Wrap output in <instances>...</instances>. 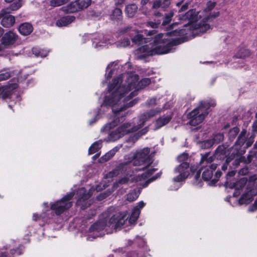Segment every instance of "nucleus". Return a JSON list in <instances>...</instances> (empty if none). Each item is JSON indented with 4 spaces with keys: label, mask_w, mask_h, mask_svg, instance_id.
<instances>
[{
    "label": "nucleus",
    "mask_w": 257,
    "mask_h": 257,
    "mask_svg": "<svg viewBox=\"0 0 257 257\" xmlns=\"http://www.w3.org/2000/svg\"><path fill=\"white\" fill-rule=\"evenodd\" d=\"M246 131L243 130L234 145L231 147L232 154H234V151H236L235 154L238 155H243L245 152V150L249 147L253 142V138L250 137L248 140H246L245 137Z\"/></svg>",
    "instance_id": "1a4fd4ad"
},
{
    "label": "nucleus",
    "mask_w": 257,
    "mask_h": 257,
    "mask_svg": "<svg viewBox=\"0 0 257 257\" xmlns=\"http://www.w3.org/2000/svg\"><path fill=\"white\" fill-rule=\"evenodd\" d=\"M188 4H185V5H183L181 9L179 10V13H181L186 11L188 9Z\"/></svg>",
    "instance_id": "8fccbe9b"
},
{
    "label": "nucleus",
    "mask_w": 257,
    "mask_h": 257,
    "mask_svg": "<svg viewBox=\"0 0 257 257\" xmlns=\"http://www.w3.org/2000/svg\"><path fill=\"white\" fill-rule=\"evenodd\" d=\"M114 2L116 5H119L122 4L124 0H114Z\"/></svg>",
    "instance_id": "5fc2aeb1"
},
{
    "label": "nucleus",
    "mask_w": 257,
    "mask_h": 257,
    "mask_svg": "<svg viewBox=\"0 0 257 257\" xmlns=\"http://www.w3.org/2000/svg\"><path fill=\"white\" fill-rule=\"evenodd\" d=\"M32 25L28 23H25L21 25L19 28L20 33L23 35H28L33 31Z\"/></svg>",
    "instance_id": "4be33fe9"
},
{
    "label": "nucleus",
    "mask_w": 257,
    "mask_h": 257,
    "mask_svg": "<svg viewBox=\"0 0 257 257\" xmlns=\"http://www.w3.org/2000/svg\"><path fill=\"white\" fill-rule=\"evenodd\" d=\"M16 87V84H11L0 88V97L3 99L7 98L11 94L12 90L15 89Z\"/></svg>",
    "instance_id": "aec40b11"
},
{
    "label": "nucleus",
    "mask_w": 257,
    "mask_h": 257,
    "mask_svg": "<svg viewBox=\"0 0 257 257\" xmlns=\"http://www.w3.org/2000/svg\"><path fill=\"white\" fill-rule=\"evenodd\" d=\"M188 155L186 153H183L178 157V160L180 162H187Z\"/></svg>",
    "instance_id": "c9c22d12"
},
{
    "label": "nucleus",
    "mask_w": 257,
    "mask_h": 257,
    "mask_svg": "<svg viewBox=\"0 0 257 257\" xmlns=\"http://www.w3.org/2000/svg\"><path fill=\"white\" fill-rule=\"evenodd\" d=\"M239 131V128L237 127H234L231 128L228 133V137L230 140H233L238 134Z\"/></svg>",
    "instance_id": "7c9ffc66"
},
{
    "label": "nucleus",
    "mask_w": 257,
    "mask_h": 257,
    "mask_svg": "<svg viewBox=\"0 0 257 257\" xmlns=\"http://www.w3.org/2000/svg\"><path fill=\"white\" fill-rule=\"evenodd\" d=\"M173 16V13L172 12L170 13L169 14L167 15L166 17L164 18V20L163 22V25H165L169 23Z\"/></svg>",
    "instance_id": "4c0bfd02"
},
{
    "label": "nucleus",
    "mask_w": 257,
    "mask_h": 257,
    "mask_svg": "<svg viewBox=\"0 0 257 257\" xmlns=\"http://www.w3.org/2000/svg\"><path fill=\"white\" fill-rule=\"evenodd\" d=\"M249 211H254L256 209H257V200H255L253 204L249 207Z\"/></svg>",
    "instance_id": "49530a36"
},
{
    "label": "nucleus",
    "mask_w": 257,
    "mask_h": 257,
    "mask_svg": "<svg viewBox=\"0 0 257 257\" xmlns=\"http://www.w3.org/2000/svg\"><path fill=\"white\" fill-rule=\"evenodd\" d=\"M227 164H228V163H226V164H224V165H223L222 166V170H226V169H227Z\"/></svg>",
    "instance_id": "0e129e2a"
},
{
    "label": "nucleus",
    "mask_w": 257,
    "mask_h": 257,
    "mask_svg": "<svg viewBox=\"0 0 257 257\" xmlns=\"http://www.w3.org/2000/svg\"><path fill=\"white\" fill-rule=\"evenodd\" d=\"M213 145V142L212 141H207L204 142L205 148H210Z\"/></svg>",
    "instance_id": "de8ad7c7"
},
{
    "label": "nucleus",
    "mask_w": 257,
    "mask_h": 257,
    "mask_svg": "<svg viewBox=\"0 0 257 257\" xmlns=\"http://www.w3.org/2000/svg\"><path fill=\"white\" fill-rule=\"evenodd\" d=\"M249 54V52L247 50L242 48L239 50L235 57L238 58H242L248 56Z\"/></svg>",
    "instance_id": "2f4dec72"
},
{
    "label": "nucleus",
    "mask_w": 257,
    "mask_h": 257,
    "mask_svg": "<svg viewBox=\"0 0 257 257\" xmlns=\"http://www.w3.org/2000/svg\"><path fill=\"white\" fill-rule=\"evenodd\" d=\"M120 147L121 146H116V147L113 148L112 150H110L108 152L104 155V157H106L108 155L110 158H112V157L118 151Z\"/></svg>",
    "instance_id": "72a5a7b5"
},
{
    "label": "nucleus",
    "mask_w": 257,
    "mask_h": 257,
    "mask_svg": "<svg viewBox=\"0 0 257 257\" xmlns=\"http://www.w3.org/2000/svg\"><path fill=\"white\" fill-rule=\"evenodd\" d=\"M215 102L211 101L210 102L204 101L197 108L194 109L188 115L189 119V124L192 126H196L201 123L205 117L208 114V109L210 106H214Z\"/></svg>",
    "instance_id": "423d86ee"
},
{
    "label": "nucleus",
    "mask_w": 257,
    "mask_h": 257,
    "mask_svg": "<svg viewBox=\"0 0 257 257\" xmlns=\"http://www.w3.org/2000/svg\"><path fill=\"white\" fill-rule=\"evenodd\" d=\"M172 119V113L171 112L164 115L158 118L155 121V130L159 129L164 125L167 124Z\"/></svg>",
    "instance_id": "f3484780"
},
{
    "label": "nucleus",
    "mask_w": 257,
    "mask_h": 257,
    "mask_svg": "<svg viewBox=\"0 0 257 257\" xmlns=\"http://www.w3.org/2000/svg\"><path fill=\"white\" fill-rule=\"evenodd\" d=\"M74 193L71 192L64 196L60 200L51 204V209L54 210L57 215H59L72 206L70 200L73 198Z\"/></svg>",
    "instance_id": "9d476101"
},
{
    "label": "nucleus",
    "mask_w": 257,
    "mask_h": 257,
    "mask_svg": "<svg viewBox=\"0 0 257 257\" xmlns=\"http://www.w3.org/2000/svg\"><path fill=\"white\" fill-rule=\"evenodd\" d=\"M161 5V2L160 0H157L154 2L153 8L154 9H157L159 8Z\"/></svg>",
    "instance_id": "a18cd8bd"
},
{
    "label": "nucleus",
    "mask_w": 257,
    "mask_h": 257,
    "mask_svg": "<svg viewBox=\"0 0 257 257\" xmlns=\"http://www.w3.org/2000/svg\"><path fill=\"white\" fill-rule=\"evenodd\" d=\"M91 0H75L67 7L69 13H74L87 8L91 4Z\"/></svg>",
    "instance_id": "ddd939ff"
},
{
    "label": "nucleus",
    "mask_w": 257,
    "mask_h": 257,
    "mask_svg": "<svg viewBox=\"0 0 257 257\" xmlns=\"http://www.w3.org/2000/svg\"><path fill=\"white\" fill-rule=\"evenodd\" d=\"M123 76V75L121 74L115 78L112 83L108 85L109 94L105 97L101 107L111 106L114 116L113 121L102 128V132L109 131L117 125L120 121H122V118H119L120 112L124 109L133 106L137 102L136 99L128 102L127 101L137 95V91L144 88L151 82L150 78H145L137 84L139 76L137 74H127L125 83L121 85Z\"/></svg>",
    "instance_id": "f03ea898"
},
{
    "label": "nucleus",
    "mask_w": 257,
    "mask_h": 257,
    "mask_svg": "<svg viewBox=\"0 0 257 257\" xmlns=\"http://www.w3.org/2000/svg\"><path fill=\"white\" fill-rule=\"evenodd\" d=\"M232 151H231V148L229 149H227L224 146H219L216 150L215 157L218 159H223L226 158V163H228L234 158H235L233 165L237 166L239 163L241 162H244L245 164H248L251 161V156L248 155L247 158L245 157L242 156V155H238L235 154L236 151H234V154H232Z\"/></svg>",
    "instance_id": "39448f33"
},
{
    "label": "nucleus",
    "mask_w": 257,
    "mask_h": 257,
    "mask_svg": "<svg viewBox=\"0 0 257 257\" xmlns=\"http://www.w3.org/2000/svg\"><path fill=\"white\" fill-rule=\"evenodd\" d=\"M247 183V179L242 178L237 182L234 185L230 187H234L236 190L241 189L243 188Z\"/></svg>",
    "instance_id": "bb28decb"
},
{
    "label": "nucleus",
    "mask_w": 257,
    "mask_h": 257,
    "mask_svg": "<svg viewBox=\"0 0 257 257\" xmlns=\"http://www.w3.org/2000/svg\"><path fill=\"white\" fill-rule=\"evenodd\" d=\"M156 169L154 168H149L144 173L141 175H138V176L132 177L130 176L129 177H124L120 179L118 182H116L114 185V188H117L120 185L128 184L130 182H140L139 185H142L143 187L147 186V185L152 181L155 180L156 179L159 178L160 176V174H157L156 176H153L151 179L146 181L145 183H141L143 180H146L148 177H150L153 173L156 171Z\"/></svg>",
    "instance_id": "0eeeda50"
},
{
    "label": "nucleus",
    "mask_w": 257,
    "mask_h": 257,
    "mask_svg": "<svg viewBox=\"0 0 257 257\" xmlns=\"http://www.w3.org/2000/svg\"><path fill=\"white\" fill-rule=\"evenodd\" d=\"M102 146V141L99 140L94 143L89 148L88 150L89 154H92L97 152Z\"/></svg>",
    "instance_id": "393cba45"
},
{
    "label": "nucleus",
    "mask_w": 257,
    "mask_h": 257,
    "mask_svg": "<svg viewBox=\"0 0 257 257\" xmlns=\"http://www.w3.org/2000/svg\"><path fill=\"white\" fill-rule=\"evenodd\" d=\"M68 0H51L50 5L52 7H59L67 3Z\"/></svg>",
    "instance_id": "473e14b6"
},
{
    "label": "nucleus",
    "mask_w": 257,
    "mask_h": 257,
    "mask_svg": "<svg viewBox=\"0 0 257 257\" xmlns=\"http://www.w3.org/2000/svg\"><path fill=\"white\" fill-rule=\"evenodd\" d=\"M103 188H100V187L99 186H97L95 188L96 190L97 191H100L101 190H102Z\"/></svg>",
    "instance_id": "774afa93"
},
{
    "label": "nucleus",
    "mask_w": 257,
    "mask_h": 257,
    "mask_svg": "<svg viewBox=\"0 0 257 257\" xmlns=\"http://www.w3.org/2000/svg\"><path fill=\"white\" fill-rule=\"evenodd\" d=\"M216 3L215 2H209L207 4V7L205 9V11L209 12L212 10L216 6Z\"/></svg>",
    "instance_id": "58836bf2"
},
{
    "label": "nucleus",
    "mask_w": 257,
    "mask_h": 257,
    "mask_svg": "<svg viewBox=\"0 0 257 257\" xmlns=\"http://www.w3.org/2000/svg\"><path fill=\"white\" fill-rule=\"evenodd\" d=\"M93 45H94L95 47H97V46H99V47H101V46H103V45L101 44H99V43H98L96 41V39H94V41H93Z\"/></svg>",
    "instance_id": "603ef678"
},
{
    "label": "nucleus",
    "mask_w": 257,
    "mask_h": 257,
    "mask_svg": "<svg viewBox=\"0 0 257 257\" xmlns=\"http://www.w3.org/2000/svg\"><path fill=\"white\" fill-rule=\"evenodd\" d=\"M201 171L199 170L195 175L194 178L196 181H197L200 176Z\"/></svg>",
    "instance_id": "4d7b16f0"
},
{
    "label": "nucleus",
    "mask_w": 257,
    "mask_h": 257,
    "mask_svg": "<svg viewBox=\"0 0 257 257\" xmlns=\"http://www.w3.org/2000/svg\"><path fill=\"white\" fill-rule=\"evenodd\" d=\"M94 191L93 188L90 189L88 193H86V190L84 188H81L77 191V194L78 195V199L77 201V204L81 206V208H84L86 206L82 204V202L89 198L91 195L93 191Z\"/></svg>",
    "instance_id": "dca6fc26"
},
{
    "label": "nucleus",
    "mask_w": 257,
    "mask_h": 257,
    "mask_svg": "<svg viewBox=\"0 0 257 257\" xmlns=\"http://www.w3.org/2000/svg\"><path fill=\"white\" fill-rule=\"evenodd\" d=\"M39 218V216L37 215L34 214L33 215V220L35 221L37 220L38 218Z\"/></svg>",
    "instance_id": "e2e57ef3"
},
{
    "label": "nucleus",
    "mask_w": 257,
    "mask_h": 257,
    "mask_svg": "<svg viewBox=\"0 0 257 257\" xmlns=\"http://www.w3.org/2000/svg\"><path fill=\"white\" fill-rule=\"evenodd\" d=\"M170 4V2L169 0H165L164 2V7H167Z\"/></svg>",
    "instance_id": "6e6d98bb"
},
{
    "label": "nucleus",
    "mask_w": 257,
    "mask_h": 257,
    "mask_svg": "<svg viewBox=\"0 0 257 257\" xmlns=\"http://www.w3.org/2000/svg\"><path fill=\"white\" fill-rule=\"evenodd\" d=\"M130 44V41L128 39H124L118 45L120 47H125Z\"/></svg>",
    "instance_id": "ea45409f"
},
{
    "label": "nucleus",
    "mask_w": 257,
    "mask_h": 257,
    "mask_svg": "<svg viewBox=\"0 0 257 257\" xmlns=\"http://www.w3.org/2000/svg\"><path fill=\"white\" fill-rule=\"evenodd\" d=\"M7 3H12L9 9L11 11H16L20 8L22 5V0H5Z\"/></svg>",
    "instance_id": "5701e85b"
},
{
    "label": "nucleus",
    "mask_w": 257,
    "mask_h": 257,
    "mask_svg": "<svg viewBox=\"0 0 257 257\" xmlns=\"http://www.w3.org/2000/svg\"><path fill=\"white\" fill-rule=\"evenodd\" d=\"M159 103V102H158V100H157L156 98H151L149 99L146 102L147 105L149 106L157 105Z\"/></svg>",
    "instance_id": "e433bc0d"
},
{
    "label": "nucleus",
    "mask_w": 257,
    "mask_h": 257,
    "mask_svg": "<svg viewBox=\"0 0 257 257\" xmlns=\"http://www.w3.org/2000/svg\"><path fill=\"white\" fill-rule=\"evenodd\" d=\"M163 108L157 107L150 111L144 112L133 119L131 122H125L119 126L117 129L111 132L108 136L110 141H115L128 134L138 131L145 124V122L156 114L160 113Z\"/></svg>",
    "instance_id": "20e7f679"
},
{
    "label": "nucleus",
    "mask_w": 257,
    "mask_h": 257,
    "mask_svg": "<svg viewBox=\"0 0 257 257\" xmlns=\"http://www.w3.org/2000/svg\"><path fill=\"white\" fill-rule=\"evenodd\" d=\"M198 13L195 10H190L183 15H179L178 19L182 22H187L184 25V29L175 30L170 33H160L154 37L155 30H145L144 33L148 38H144L143 35L135 29L127 28L126 32L128 33L132 42L136 45L145 44L136 50L135 55L138 59H143L147 56L156 54L161 55L172 52L173 47L175 45L174 42L167 38L169 35L173 36H190L198 33H205L210 28L207 23L211 18H216L219 15V12L209 15L203 19L202 21L197 23Z\"/></svg>",
    "instance_id": "f257e3e1"
},
{
    "label": "nucleus",
    "mask_w": 257,
    "mask_h": 257,
    "mask_svg": "<svg viewBox=\"0 0 257 257\" xmlns=\"http://www.w3.org/2000/svg\"><path fill=\"white\" fill-rule=\"evenodd\" d=\"M32 53L37 57H44L47 56L48 51L38 48H33Z\"/></svg>",
    "instance_id": "a878e982"
},
{
    "label": "nucleus",
    "mask_w": 257,
    "mask_h": 257,
    "mask_svg": "<svg viewBox=\"0 0 257 257\" xmlns=\"http://www.w3.org/2000/svg\"><path fill=\"white\" fill-rule=\"evenodd\" d=\"M252 130L253 131H257V121H255L252 124Z\"/></svg>",
    "instance_id": "13d9d810"
},
{
    "label": "nucleus",
    "mask_w": 257,
    "mask_h": 257,
    "mask_svg": "<svg viewBox=\"0 0 257 257\" xmlns=\"http://www.w3.org/2000/svg\"><path fill=\"white\" fill-rule=\"evenodd\" d=\"M248 155L251 156V160H253L254 162H255L257 165V151L254 153L253 156H252L251 154H249Z\"/></svg>",
    "instance_id": "09e8293b"
},
{
    "label": "nucleus",
    "mask_w": 257,
    "mask_h": 257,
    "mask_svg": "<svg viewBox=\"0 0 257 257\" xmlns=\"http://www.w3.org/2000/svg\"><path fill=\"white\" fill-rule=\"evenodd\" d=\"M8 9H3L0 12V20L2 25L7 28L12 27L15 22V17L10 15Z\"/></svg>",
    "instance_id": "4468645a"
},
{
    "label": "nucleus",
    "mask_w": 257,
    "mask_h": 257,
    "mask_svg": "<svg viewBox=\"0 0 257 257\" xmlns=\"http://www.w3.org/2000/svg\"><path fill=\"white\" fill-rule=\"evenodd\" d=\"M239 173L242 174H245L246 173H247V169H243L240 171Z\"/></svg>",
    "instance_id": "bf43d9fd"
},
{
    "label": "nucleus",
    "mask_w": 257,
    "mask_h": 257,
    "mask_svg": "<svg viewBox=\"0 0 257 257\" xmlns=\"http://www.w3.org/2000/svg\"><path fill=\"white\" fill-rule=\"evenodd\" d=\"M139 194L140 192L139 191L134 190L132 192L126 195V199L129 202L134 201L138 198Z\"/></svg>",
    "instance_id": "cd10ccee"
},
{
    "label": "nucleus",
    "mask_w": 257,
    "mask_h": 257,
    "mask_svg": "<svg viewBox=\"0 0 257 257\" xmlns=\"http://www.w3.org/2000/svg\"><path fill=\"white\" fill-rule=\"evenodd\" d=\"M7 254L5 252H0V257H6Z\"/></svg>",
    "instance_id": "680f3d73"
},
{
    "label": "nucleus",
    "mask_w": 257,
    "mask_h": 257,
    "mask_svg": "<svg viewBox=\"0 0 257 257\" xmlns=\"http://www.w3.org/2000/svg\"><path fill=\"white\" fill-rule=\"evenodd\" d=\"M256 193V190L253 189H250L247 191V192L243 194L239 200V203L241 204H247L249 203L252 199L253 196Z\"/></svg>",
    "instance_id": "6ab92c4d"
},
{
    "label": "nucleus",
    "mask_w": 257,
    "mask_h": 257,
    "mask_svg": "<svg viewBox=\"0 0 257 257\" xmlns=\"http://www.w3.org/2000/svg\"><path fill=\"white\" fill-rule=\"evenodd\" d=\"M116 66L117 63L115 62L110 63L108 64L107 67L106 68V71H108L109 69H110V70L108 73V74L106 75V77L107 79L111 77L113 71L116 68Z\"/></svg>",
    "instance_id": "c85d7f7f"
},
{
    "label": "nucleus",
    "mask_w": 257,
    "mask_h": 257,
    "mask_svg": "<svg viewBox=\"0 0 257 257\" xmlns=\"http://www.w3.org/2000/svg\"><path fill=\"white\" fill-rule=\"evenodd\" d=\"M211 158H207V156L202 157L200 161L202 167L205 165V169L202 173V178L205 181H208L212 178L213 171L217 168L216 164H211Z\"/></svg>",
    "instance_id": "f8f14e48"
},
{
    "label": "nucleus",
    "mask_w": 257,
    "mask_h": 257,
    "mask_svg": "<svg viewBox=\"0 0 257 257\" xmlns=\"http://www.w3.org/2000/svg\"><path fill=\"white\" fill-rule=\"evenodd\" d=\"M75 20V17L72 16L64 17L56 22V25L58 27L66 26Z\"/></svg>",
    "instance_id": "412c9836"
},
{
    "label": "nucleus",
    "mask_w": 257,
    "mask_h": 257,
    "mask_svg": "<svg viewBox=\"0 0 257 257\" xmlns=\"http://www.w3.org/2000/svg\"><path fill=\"white\" fill-rule=\"evenodd\" d=\"M224 139V136L221 133H218L214 135L213 138V141L215 143H219L222 141Z\"/></svg>",
    "instance_id": "f704fd0d"
},
{
    "label": "nucleus",
    "mask_w": 257,
    "mask_h": 257,
    "mask_svg": "<svg viewBox=\"0 0 257 257\" xmlns=\"http://www.w3.org/2000/svg\"><path fill=\"white\" fill-rule=\"evenodd\" d=\"M108 195V194L106 193H101L98 196V199L99 200H102L106 198Z\"/></svg>",
    "instance_id": "3c124183"
},
{
    "label": "nucleus",
    "mask_w": 257,
    "mask_h": 257,
    "mask_svg": "<svg viewBox=\"0 0 257 257\" xmlns=\"http://www.w3.org/2000/svg\"><path fill=\"white\" fill-rule=\"evenodd\" d=\"M221 173L220 172H217L216 173V177L217 178L221 176Z\"/></svg>",
    "instance_id": "338daca9"
},
{
    "label": "nucleus",
    "mask_w": 257,
    "mask_h": 257,
    "mask_svg": "<svg viewBox=\"0 0 257 257\" xmlns=\"http://www.w3.org/2000/svg\"><path fill=\"white\" fill-rule=\"evenodd\" d=\"M11 77V74L9 72H6L0 74V81L5 80Z\"/></svg>",
    "instance_id": "a19ab883"
},
{
    "label": "nucleus",
    "mask_w": 257,
    "mask_h": 257,
    "mask_svg": "<svg viewBox=\"0 0 257 257\" xmlns=\"http://www.w3.org/2000/svg\"><path fill=\"white\" fill-rule=\"evenodd\" d=\"M235 174V171H230L227 174V177L228 178L229 177H233L234 176Z\"/></svg>",
    "instance_id": "864d4df0"
},
{
    "label": "nucleus",
    "mask_w": 257,
    "mask_h": 257,
    "mask_svg": "<svg viewBox=\"0 0 257 257\" xmlns=\"http://www.w3.org/2000/svg\"><path fill=\"white\" fill-rule=\"evenodd\" d=\"M159 24H160V22H148L147 23V26H150L152 28H157L158 25Z\"/></svg>",
    "instance_id": "37998d69"
},
{
    "label": "nucleus",
    "mask_w": 257,
    "mask_h": 257,
    "mask_svg": "<svg viewBox=\"0 0 257 257\" xmlns=\"http://www.w3.org/2000/svg\"><path fill=\"white\" fill-rule=\"evenodd\" d=\"M149 1V0H142L141 1V4L143 5H146L148 2Z\"/></svg>",
    "instance_id": "052dcab7"
},
{
    "label": "nucleus",
    "mask_w": 257,
    "mask_h": 257,
    "mask_svg": "<svg viewBox=\"0 0 257 257\" xmlns=\"http://www.w3.org/2000/svg\"><path fill=\"white\" fill-rule=\"evenodd\" d=\"M17 39V35L12 31L6 33L2 38V43L8 46L15 43Z\"/></svg>",
    "instance_id": "a211bd4d"
},
{
    "label": "nucleus",
    "mask_w": 257,
    "mask_h": 257,
    "mask_svg": "<svg viewBox=\"0 0 257 257\" xmlns=\"http://www.w3.org/2000/svg\"><path fill=\"white\" fill-rule=\"evenodd\" d=\"M121 10L119 8H116L110 15V19L112 20H119L121 18Z\"/></svg>",
    "instance_id": "c756f323"
},
{
    "label": "nucleus",
    "mask_w": 257,
    "mask_h": 257,
    "mask_svg": "<svg viewBox=\"0 0 257 257\" xmlns=\"http://www.w3.org/2000/svg\"><path fill=\"white\" fill-rule=\"evenodd\" d=\"M174 173L177 176L173 178L175 182H181L184 181L190 174L189 164L188 162L181 163L174 169Z\"/></svg>",
    "instance_id": "9b49d317"
},
{
    "label": "nucleus",
    "mask_w": 257,
    "mask_h": 257,
    "mask_svg": "<svg viewBox=\"0 0 257 257\" xmlns=\"http://www.w3.org/2000/svg\"><path fill=\"white\" fill-rule=\"evenodd\" d=\"M150 149L145 148L138 151L135 155L133 161L134 166L141 167L139 170L147 169L153 163L150 153Z\"/></svg>",
    "instance_id": "6e6552de"
},
{
    "label": "nucleus",
    "mask_w": 257,
    "mask_h": 257,
    "mask_svg": "<svg viewBox=\"0 0 257 257\" xmlns=\"http://www.w3.org/2000/svg\"><path fill=\"white\" fill-rule=\"evenodd\" d=\"M111 158H110L108 155L106 157H104V155L102 157H101L99 159V162L100 163H104L107 161H108L109 160H110Z\"/></svg>",
    "instance_id": "c03bdc74"
},
{
    "label": "nucleus",
    "mask_w": 257,
    "mask_h": 257,
    "mask_svg": "<svg viewBox=\"0 0 257 257\" xmlns=\"http://www.w3.org/2000/svg\"><path fill=\"white\" fill-rule=\"evenodd\" d=\"M145 203L141 201L133 209L131 215L127 221L128 217L126 214L118 213L109 218L106 213L102 214L99 220L92 225L89 228V234L88 239L90 237L94 238L103 235L106 232L110 233L112 229H117L123 225L134 223L138 219L141 210L145 206Z\"/></svg>",
    "instance_id": "7ed1b4c3"
},
{
    "label": "nucleus",
    "mask_w": 257,
    "mask_h": 257,
    "mask_svg": "<svg viewBox=\"0 0 257 257\" xmlns=\"http://www.w3.org/2000/svg\"><path fill=\"white\" fill-rule=\"evenodd\" d=\"M148 131V128L147 127L144 128L143 129L141 130L137 134V136H138L139 137H141L142 135H145L147 133V132Z\"/></svg>",
    "instance_id": "79ce46f5"
},
{
    "label": "nucleus",
    "mask_w": 257,
    "mask_h": 257,
    "mask_svg": "<svg viewBox=\"0 0 257 257\" xmlns=\"http://www.w3.org/2000/svg\"><path fill=\"white\" fill-rule=\"evenodd\" d=\"M129 166L130 164L127 162L120 164L113 171L107 173L105 177L106 178H111L119 174H124L129 168Z\"/></svg>",
    "instance_id": "2eb2a0df"
},
{
    "label": "nucleus",
    "mask_w": 257,
    "mask_h": 257,
    "mask_svg": "<svg viewBox=\"0 0 257 257\" xmlns=\"http://www.w3.org/2000/svg\"><path fill=\"white\" fill-rule=\"evenodd\" d=\"M138 7L135 4H131L126 7L125 12L128 17H133L136 14Z\"/></svg>",
    "instance_id": "b1692460"
},
{
    "label": "nucleus",
    "mask_w": 257,
    "mask_h": 257,
    "mask_svg": "<svg viewBox=\"0 0 257 257\" xmlns=\"http://www.w3.org/2000/svg\"><path fill=\"white\" fill-rule=\"evenodd\" d=\"M3 34H4L3 29L0 27V38L3 35Z\"/></svg>",
    "instance_id": "69168bd1"
}]
</instances>
